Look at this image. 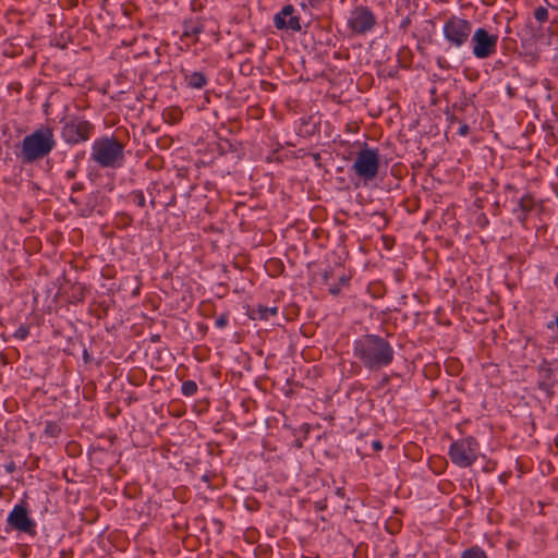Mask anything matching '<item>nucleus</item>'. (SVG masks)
I'll list each match as a JSON object with an SVG mask.
<instances>
[{"label":"nucleus","mask_w":558,"mask_h":558,"mask_svg":"<svg viewBox=\"0 0 558 558\" xmlns=\"http://www.w3.org/2000/svg\"><path fill=\"white\" fill-rule=\"evenodd\" d=\"M456 121L460 123V126H459V130H458V134L461 135V136H466L470 133L469 125L466 123H461V121L457 117H452L450 119L451 123H453Z\"/></svg>","instance_id":"obj_27"},{"label":"nucleus","mask_w":558,"mask_h":558,"mask_svg":"<svg viewBox=\"0 0 558 558\" xmlns=\"http://www.w3.org/2000/svg\"><path fill=\"white\" fill-rule=\"evenodd\" d=\"M267 267H274L276 270H282L283 265L279 259H270L267 262Z\"/></svg>","instance_id":"obj_32"},{"label":"nucleus","mask_w":558,"mask_h":558,"mask_svg":"<svg viewBox=\"0 0 558 558\" xmlns=\"http://www.w3.org/2000/svg\"><path fill=\"white\" fill-rule=\"evenodd\" d=\"M329 293L332 295H338L340 293V287L338 284L331 286L329 288Z\"/></svg>","instance_id":"obj_37"},{"label":"nucleus","mask_w":558,"mask_h":558,"mask_svg":"<svg viewBox=\"0 0 558 558\" xmlns=\"http://www.w3.org/2000/svg\"><path fill=\"white\" fill-rule=\"evenodd\" d=\"M278 306H266L258 304L250 310V317L252 319L268 320L270 317L278 316Z\"/></svg>","instance_id":"obj_16"},{"label":"nucleus","mask_w":558,"mask_h":558,"mask_svg":"<svg viewBox=\"0 0 558 558\" xmlns=\"http://www.w3.org/2000/svg\"><path fill=\"white\" fill-rule=\"evenodd\" d=\"M8 525L12 529L34 536L36 534V523L29 517L27 504L22 501L14 506L7 519Z\"/></svg>","instance_id":"obj_10"},{"label":"nucleus","mask_w":558,"mask_h":558,"mask_svg":"<svg viewBox=\"0 0 558 558\" xmlns=\"http://www.w3.org/2000/svg\"><path fill=\"white\" fill-rule=\"evenodd\" d=\"M149 204H150V206H151L153 208H156V202H155V199H150Z\"/></svg>","instance_id":"obj_42"},{"label":"nucleus","mask_w":558,"mask_h":558,"mask_svg":"<svg viewBox=\"0 0 558 558\" xmlns=\"http://www.w3.org/2000/svg\"><path fill=\"white\" fill-rule=\"evenodd\" d=\"M197 384L194 380H184L181 386V392L184 397H192L197 392Z\"/></svg>","instance_id":"obj_22"},{"label":"nucleus","mask_w":558,"mask_h":558,"mask_svg":"<svg viewBox=\"0 0 558 558\" xmlns=\"http://www.w3.org/2000/svg\"><path fill=\"white\" fill-rule=\"evenodd\" d=\"M480 452V442L473 436H466L451 442L448 457L450 461L462 469L472 466Z\"/></svg>","instance_id":"obj_4"},{"label":"nucleus","mask_w":558,"mask_h":558,"mask_svg":"<svg viewBox=\"0 0 558 558\" xmlns=\"http://www.w3.org/2000/svg\"><path fill=\"white\" fill-rule=\"evenodd\" d=\"M87 292L88 290L83 283L75 282L70 288V302L73 304L83 302L86 298Z\"/></svg>","instance_id":"obj_17"},{"label":"nucleus","mask_w":558,"mask_h":558,"mask_svg":"<svg viewBox=\"0 0 558 558\" xmlns=\"http://www.w3.org/2000/svg\"><path fill=\"white\" fill-rule=\"evenodd\" d=\"M56 145L53 129L40 125L23 138L19 157L23 163H34L47 157Z\"/></svg>","instance_id":"obj_2"},{"label":"nucleus","mask_w":558,"mask_h":558,"mask_svg":"<svg viewBox=\"0 0 558 558\" xmlns=\"http://www.w3.org/2000/svg\"><path fill=\"white\" fill-rule=\"evenodd\" d=\"M84 357H85V360L88 359V354L86 351H85Z\"/></svg>","instance_id":"obj_47"},{"label":"nucleus","mask_w":558,"mask_h":558,"mask_svg":"<svg viewBox=\"0 0 558 558\" xmlns=\"http://www.w3.org/2000/svg\"><path fill=\"white\" fill-rule=\"evenodd\" d=\"M535 20L539 23H545L548 20V10L545 7H538L533 13Z\"/></svg>","instance_id":"obj_24"},{"label":"nucleus","mask_w":558,"mask_h":558,"mask_svg":"<svg viewBox=\"0 0 558 558\" xmlns=\"http://www.w3.org/2000/svg\"><path fill=\"white\" fill-rule=\"evenodd\" d=\"M377 24V19L373 11L366 5L354 8L348 20V27L356 35H364L371 32Z\"/></svg>","instance_id":"obj_9"},{"label":"nucleus","mask_w":558,"mask_h":558,"mask_svg":"<svg viewBox=\"0 0 558 558\" xmlns=\"http://www.w3.org/2000/svg\"><path fill=\"white\" fill-rule=\"evenodd\" d=\"M70 201H71L72 203H76L75 198H74V197H72V196L70 197Z\"/></svg>","instance_id":"obj_43"},{"label":"nucleus","mask_w":558,"mask_h":558,"mask_svg":"<svg viewBox=\"0 0 558 558\" xmlns=\"http://www.w3.org/2000/svg\"><path fill=\"white\" fill-rule=\"evenodd\" d=\"M472 33V23L457 15L448 17L442 27L445 39L457 49L469 43Z\"/></svg>","instance_id":"obj_7"},{"label":"nucleus","mask_w":558,"mask_h":558,"mask_svg":"<svg viewBox=\"0 0 558 558\" xmlns=\"http://www.w3.org/2000/svg\"><path fill=\"white\" fill-rule=\"evenodd\" d=\"M412 52L408 47H402L398 52V60L401 66L407 68L410 64Z\"/></svg>","instance_id":"obj_23"},{"label":"nucleus","mask_w":558,"mask_h":558,"mask_svg":"<svg viewBox=\"0 0 558 558\" xmlns=\"http://www.w3.org/2000/svg\"><path fill=\"white\" fill-rule=\"evenodd\" d=\"M536 202L533 195L525 194L523 195L519 202L518 207L513 209V214L517 216V219L522 223L525 225L527 217L530 213H532L535 208Z\"/></svg>","instance_id":"obj_13"},{"label":"nucleus","mask_w":558,"mask_h":558,"mask_svg":"<svg viewBox=\"0 0 558 558\" xmlns=\"http://www.w3.org/2000/svg\"><path fill=\"white\" fill-rule=\"evenodd\" d=\"M472 52L476 59H487L497 51L498 35L478 27L471 35Z\"/></svg>","instance_id":"obj_8"},{"label":"nucleus","mask_w":558,"mask_h":558,"mask_svg":"<svg viewBox=\"0 0 558 558\" xmlns=\"http://www.w3.org/2000/svg\"><path fill=\"white\" fill-rule=\"evenodd\" d=\"M353 354L368 371L389 366L395 357L391 343L379 335H364L353 343Z\"/></svg>","instance_id":"obj_1"},{"label":"nucleus","mask_w":558,"mask_h":558,"mask_svg":"<svg viewBox=\"0 0 558 558\" xmlns=\"http://www.w3.org/2000/svg\"><path fill=\"white\" fill-rule=\"evenodd\" d=\"M157 339H159V336L154 337L153 341H156Z\"/></svg>","instance_id":"obj_46"},{"label":"nucleus","mask_w":558,"mask_h":558,"mask_svg":"<svg viewBox=\"0 0 558 558\" xmlns=\"http://www.w3.org/2000/svg\"><path fill=\"white\" fill-rule=\"evenodd\" d=\"M256 558H269L271 554V548L269 546L258 545L255 550Z\"/></svg>","instance_id":"obj_25"},{"label":"nucleus","mask_w":558,"mask_h":558,"mask_svg":"<svg viewBox=\"0 0 558 558\" xmlns=\"http://www.w3.org/2000/svg\"><path fill=\"white\" fill-rule=\"evenodd\" d=\"M61 432H62L61 426L57 422H53V421L46 422L45 429H44V435L46 437H50V438L59 437Z\"/></svg>","instance_id":"obj_21"},{"label":"nucleus","mask_w":558,"mask_h":558,"mask_svg":"<svg viewBox=\"0 0 558 558\" xmlns=\"http://www.w3.org/2000/svg\"><path fill=\"white\" fill-rule=\"evenodd\" d=\"M411 23H412L411 15L409 14V15L404 16V17L401 20V22H400V24H399V29H400L402 33H407V31H408L409 26L411 25Z\"/></svg>","instance_id":"obj_30"},{"label":"nucleus","mask_w":558,"mask_h":558,"mask_svg":"<svg viewBox=\"0 0 558 558\" xmlns=\"http://www.w3.org/2000/svg\"><path fill=\"white\" fill-rule=\"evenodd\" d=\"M372 448L375 450V451H379L383 449V444L380 440H374L372 442Z\"/></svg>","instance_id":"obj_35"},{"label":"nucleus","mask_w":558,"mask_h":558,"mask_svg":"<svg viewBox=\"0 0 558 558\" xmlns=\"http://www.w3.org/2000/svg\"><path fill=\"white\" fill-rule=\"evenodd\" d=\"M324 507H323V504H319V510H323Z\"/></svg>","instance_id":"obj_48"},{"label":"nucleus","mask_w":558,"mask_h":558,"mask_svg":"<svg viewBox=\"0 0 558 558\" xmlns=\"http://www.w3.org/2000/svg\"><path fill=\"white\" fill-rule=\"evenodd\" d=\"M229 323L228 314H221L215 322L217 328H225Z\"/></svg>","instance_id":"obj_29"},{"label":"nucleus","mask_w":558,"mask_h":558,"mask_svg":"<svg viewBox=\"0 0 558 558\" xmlns=\"http://www.w3.org/2000/svg\"><path fill=\"white\" fill-rule=\"evenodd\" d=\"M15 470H16V465H15V463L13 461H11L10 463L5 464V471L9 474H12Z\"/></svg>","instance_id":"obj_34"},{"label":"nucleus","mask_w":558,"mask_h":558,"mask_svg":"<svg viewBox=\"0 0 558 558\" xmlns=\"http://www.w3.org/2000/svg\"><path fill=\"white\" fill-rule=\"evenodd\" d=\"M460 558H488V556L482 547L474 545L464 549Z\"/></svg>","instance_id":"obj_19"},{"label":"nucleus","mask_w":558,"mask_h":558,"mask_svg":"<svg viewBox=\"0 0 558 558\" xmlns=\"http://www.w3.org/2000/svg\"><path fill=\"white\" fill-rule=\"evenodd\" d=\"M61 123V137L70 145H77L89 141L95 132V125L80 116H71Z\"/></svg>","instance_id":"obj_5"},{"label":"nucleus","mask_w":558,"mask_h":558,"mask_svg":"<svg viewBox=\"0 0 558 558\" xmlns=\"http://www.w3.org/2000/svg\"><path fill=\"white\" fill-rule=\"evenodd\" d=\"M380 159L378 150L364 146L356 153L351 168L364 183H367L378 175Z\"/></svg>","instance_id":"obj_6"},{"label":"nucleus","mask_w":558,"mask_h":558,"mask_svg":"<svg viewBox=\"0 0 558 558\" xmlns=\"http://www.w3.org/2000/svg\"><path fill=\"white\" fill-rule=\"evenodd\" d=\"M555 327L557 328V331H558V316L556 317L555 322L547 323V328L548 329H554Z\"/></svg>","instance_id":"obj_38"},{"label":"nucleus","mask_w":558,"mask_h":558,"mask_svg":"<svg viewBox=\"0 0 558 558\" xmlns=\"http://www.w3.org/2000/svg\"><path fill=\"white\" fill-rule=\"evenodd\" d=\"M124 148V143L116 136H102L94 141L90 159L100 168L117 169L123 165Z\"/></svg>","instance_id":"obj_3"},{"label":"nucleus","mask_w":558,"mask_h":558,"mask_svg":"<svg viewBox=\"0 0 558 558\" xmlns=\"http://www.w3.org/2000/svg\"><path fill=\"white\" fill-rule=\"evenodd\" d=\"M339 281H340V284H348L349 278H347L345 276H342Z\"/></svg>","instance_id":"obj_41"},{"label":"nucleus","mask_w":558,"mask_h":558,"mask_svg":"<svg viewBox=\"0 0 558 558\" xmlns=\"http://www.w3.org/2000/svg\"><path fill=\"white\" fill-rule=\"evenodd\" d=\"M274 25L277 29H286L292 32L301 31L300 16L295 14L292 4H286L278 13L274 15Z\"/></svg>","instance_id":"obj_12"},{"label":"nucleus","mask_w":558,"mask_h":558,"mask_svg":"<svg viewBox=\"0 0 558 558\" xmlns=\"http://www.w3.org/2000/svg\"><path fill=\"white\" fill-rule=\"evenodd\" d=\"M336 494H337L339 497L343 498V497H344V488H343V487H339V488H337Z\"/></svg>","instance_id":"obj_40"},{"label":"nucleus","mask_w":558,"mask_h":558,"mask_svg":"<svg viewBox=\"0 0 558 558\" xmlns=\"http://www.w3.org/2000/svg\"><path fill=\"white\" fill-rule=\"evenodd\" d=\"M437 64L441 68V69H447L448 68V64H447V60L442 57H439L437 59Z\"/></svg>","instance_id":"obj_36"},{"label":"nucleus","mask_w":558,"mask_h":558,"mask_svg":"<svg viewBox=\"0 0 558 558\" xmlns=\"http://www.w3.org/2000/svg\"><path fill=\"white\" fill-rule=\"evenodd\" d=\"M128 201L140 208L146 206V198L142 190H134L128 194Z\"/></svg>","instance_id":"obj_20"},{"label":"nucleus","mask_w":558,"mask_h":558,"mask_svg":"<svg viewBox=\"0 0 558 558\" xmlns=\"http://www.w3.org/2000/svg\"><path fill=\"white\" fill-rule=\"evenodd\" d=\"M324 507H323V504H319V510H323Z\"/></svg>","instance_id":"obj_49"},{"label":"nucleus","mask_w":558,"mask_h":558,"mask_svg":"<svg viewBox=\"0 0 558 558\" xmlns=\"http://www.w3.org/2000/svg\"><path fill=\"white\" fill-rule=\"evenodd\" d=\"M29 335V326L21 325L14 332V338L19 340H25Z\"/></svg>","instance_id":"obj_26"},{"label":"nucleus","mask_w":558,"mask_h":558,"mask_svg":"<svg viewBox=\"0 0 558 558\" xmlns=\"http://www.w3.org/2000/svg\"><path fill=\"white\" fill-rule=\"evenodd\" d=\"M157 339H159V336L154 337L153 341H156Z\"/></svg>","instance_id":"obj_45"},{"label":"nucleus","mask_w":558,"mask_h":558,"mask_svg":"<svg viewBox=\"0 0 558 558\" xmlns=\"http://www.w3.org/2000/svg\"><path fill=\"white\" fill-rule=\"evenodd\" d=\"M204 32V24L201 19H190L183 22V33L181 38H193V43L198 41V36Z\"/></svg>","instance_id":"obj_15"},{"label":"nucleus","mask_w":558,"mask_h":558,"mask_svg":"<svg viewBox=\"0 0 558 558\" xmlns=\"http://www.w3.org/2000/svg\"><path fill=\"white\" fill-rule=\"evenodd\" d=\"M182 110L178 107H169L165 109L162 117L163 120L169 124H175L182 119Z\"/></svg>","instance_id":"obj_18"},{"label":"nucleus","mask_w":558,"mask_h":558,"mask_svg":"<svg viewBox=\"0 0 558 558\" xmlns=\"http://www.w3.org/2000/svg\"><path fill=\"white\" fill-rule=\"evenodd\" d=\"M465 107H468V104H466V102H464L463 105H459V106H458L457 104H454V105H453V110H454V111H456V110L463 111V110L465 109Z\"/></svg>","instance_id":"obj_39"},{"label":"nucleus","mask_w":558,"mask_h":558,"mask_svg":"<svg viewBox=\"0 0 558 558\" xmlns=\"http://www.w3.org/2000/svg\"><path fill=\"white\" fill-rule=\"evenodd\" d=\"M77 171H78V166H75V167H73L71 169H68L65 171V173H64V178L66 180H72V179H74L76 177Z\"/></svg>","instance_id":"obj_31"},{"label":"nucleus","mask_w":558,"mask_h":558,"mask_svg":"<svg viewBox=\"0 0 558 558\" xmlns=\"http://www.w3.org/2000/svg\"><path fill=\"white\" fill-rule=\"evenodd\" d=\"M83 190H84V184L82 182H75L71 187L72 193L80 192Z\"/></svg>","instance_id":"obj_33"},{"label":"nucleus","mask_w":558,"mask_h":558,"mask_svg":"<svg viewBox=\"0 0 558 558\" xmlns=\"http://www.w3.org/2000/svg\"><path fill=\"white\" fill-rule=\"evenodd\" d=\"M157 339H159V336L154 337L153 341H156Z\"/></svg>","instance_id":"obj_44"},{"label":"nucleus","mask_w":558,"mask_h":558,"mask_svg":"<svg viewBox=\"0 0 558 558\" xmlns=\"http://www.w3.org/2000/svg\"><path fill=\"white\" fill-rule=\"evenodd\" d=\"M118 223H121L123 227H128L133 222V218L125 213L119 214L117 216Z\"/></svg>","instance_id":"obj_28"},{"label":"nucleus","mask_w":558,"mask_h":558,"mask_svg":"<svg viewBox=\"0 0 558 558\" xmlns=\"http://www.w3.org/2000/svg\"><path fill=\"white\" fill-rule=\"evenodd\" d=\"M537 387L548 398L554 396V387L558 384V363L543 360L537 367Z\"/></svg>","instance_id":"obj_11"},{"label":"nucleus","mask_w":558,"mask_h":558,"mask_svg":"<svg viewBox=\"0 0 558 558\" xmlns=\"http://www.w3.org/2000/svg\"><path fill=\"white\" fill-rule=\"evenodd\" d=\"M341 1L343 2L344 0H341Z\"/></svg>","instance_id":"obj_50"},{"label":"nucleus","mask_w":558,"mask_h":558,"mask_svg":"<svg viewBox=\"0 0 558 558\" xmlns=\"http://www.w3.org/2000/svg\"><path fill=\"white\" fill-rule=\"evenodd\" d=\"M181 73L190 88L202 89L208 84V77L202 71L182 70Z\"/></svg>","instance_id":"obj_14"}]
</instances>
